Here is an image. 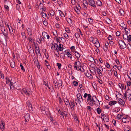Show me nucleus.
<instances>
[{"instance_id": "nucleus-62", "label": "nucleus", "mask_w": 131, "mask_h": 131, "mask_svg": "<svg viewBox=\"0 0 131 131\" xmlns=\"http://www.w3.org/2000/svg\"><path fill=\"white\" fill-rule=\"evenodd\" d=\"M75 10L77 14H79L80 13V12L79 9H76Z\"/></svg>"}, {"instance_id": "nucleus-47", "label": "nucleus", "mask_w": 131, "mask_h": 131, "mask_svg": "<svg viewBox=\"0 0 131 131\" xmlns=\"http://www.w3.org/2000/svg\"><path fill=\"white\" fill-rule=\"evenodd\" d=\"M130 128L129 127H128L125 128L124 129L125 131H130Z\"/></svg>"}, {"instance_id": "nucleus-18", "label": "nucleus", "mask_w": 131, "mask_h": 131, "mask_svg": "<svg viewBox=\"0 0 131 131\" xmlns=\"http://www.w3.org/2000/svg\"><path fill=\"white\" fill-rule=\"evenodd\" d=\"M75 55L78 60L80 58V54L77 51H76L75 52Z\"/></svg>"}, {"instance_id": "nucleus-17", "label": "nucleus", "mask_w": 131, "mask_h": 131, "mask_svg": "<svg viewBox=\"0 0 131 131\" xmlns=\"http://www.w3.org/2000/svg\"><path fill=\"white\" fill-rule=\"evenodd\" d=\"M117 103V102L116 101H112L109 102V104L110 106H112L113 105Z\"/></svg>"}, {"instance_id": "nucleus-8", "label": "nucleus", "mask_w": 131, "mask_h": 131, "mask_svg": "<svg viewBox=\"0 0 131 131\" xmlns=\"http://www.w3.org/2000/svg\"><path fill=\"white\" fill-rule=\"evenodd\" d=\"M108 46H109V45L108 42H107L105 43V46L103 47L104 50L105 52L107 50Z\"/></svg>"}, {"instance_id": "nucleus-30", "label": "nucleus", "mask_w": 131, "mask_h": 131, "mask_svg": "<svg viewBox=\"0 0 131 131\" xmlns=\"http://www.w3.org/2000/svg\"><path fill=\"white\" fill-rule=\"evenodd\" d=\"M27 32L30 36H31L32 35L31 31L30 28H28L27 29Z\"/></svg>"}, {"instance_id": "nucleus-28", "label": "nucleus", "mask_w": 131, "mask_h": 131, "mask_svg": "<svg viewBox=\"0 0 131 131\" xmlns=\"http://www.w3.org/2000/svg\"><path fill=\"white\" fill-rule=\"evenodd\" d=\"M127 117H125V118H124L123 117L122 118V122L125 123H126L127 122H128V121L127 120Z\"/></svg>"}, {"instance_id": "nucleus-11", "label": "nucleus", "mask_w": 131, "mask_h": 131, "mask_svg": "<svg viewBox=\"0 0 131 131\" xmlns=\"http://www.w3.org/2000/svg\"><path fill=\"white\" fill-rule=\"evenodd\" d=\"M118 102L119 104L122 105H124L125 104V102L121 98H119V100L118 101Z\"/></svg>"}, {"instance_id": "nucleus-32", "label": "nucleus", "mask_w": 131, "mask_h": 131, "mask_svg": "<svg viewBox=\"0 0 131 131\" xmlns=\"http://www.w3.org/2000/svg\"><path fill=\"white\" fill-rule=\"evenodd\" d=\"M128 36L127 34H124L123 35V39L126 40H127L128 39Z\"/></svg>"}, {"instance_id": "nucleus-55", "label": "nucleus", "mask_w": 131, "mask_h": 131, "mask_svg": "<svg viewBox=\"0 0 131 131\" xmlns=\"http://www.w3.org/2000/svg\"><path fill=\"white\" fill-rule=\"evenodd\" d=\"M63 35L64 37L66 39H68V38L69 36L68 35H67V34L66 33H64V34Z\"/></svg>"}, {"instance_id": "nucleus-19", "label": "nucleus", "mask_w": 131, "mask_h": 131, "mask_svg": "<svg viewBox=\"0 0 131 131\" xmlns=\"http://www.w3.org/2000/svg\"><path fill=\"white\" fill-rule=\"evenodd\" d=\"M121 27H122V28L125 31H126V29H127L126 25H125L124 23H122L120 25Z\"/></svg>"}, {"instance_id": "nucleus-45", "label": "nucleus", "mask_w": 131, "mask_h": 131, "mask_svg": "<svg viewBox=\"0 0 131 131\" xmlns=\"http://www.w3.org/2000/svg\"><path fill=\"white\" fill-rule=\"evenodd\" d=\"M60 13H59L60 15L62 17H64V15L62 12L60 10H59Z\"/></svg>"}, {"instance_id": "nucleus-12", "label": "nucleus", "mask_w": 131, "mask_h": 131, "mask_svg": "<svg viewBox=\"0 0 131 131\" xmlns=\"http://www.w3.org/2000/svg\"><path fill=\"white\" fill-rule=\"evenodd\" d=\"M30 115L28 113L25 116V118L26 122H28L30 118Z\"/></svg>"}, {"instance_id": "nucleus-59", "label": "nucleus", "mask_w": 131, "mask_h": 131, "mask_svg": "<svg viewBox=\"0 0 131 131\" xmlns=\"http://www.w3.org/2000/svg\"><path fill=\"white\" fill-rule=\"evenodd\" d=\"M43 24L45 25L46 26L48 25V22L46 20H44L43 21Z\"/></svg>"}, {"instance_id": "nucleus-31", "label": "nucleus", "mask_w": 131, "mask_h": 131, "mask_svg": "<svg viewBox=\"0 0 131 131\" xmlns=\"http://www.w3.org/2000/svg\"><path fill=\"white\" fill-rule=\"evenodd\" d=\"M103 120L105 122H107L108 121V118L106 116H105V117L103 118Z\"/></svg>"}, {"instance_id": "nucleus-41", "label": "nucleus", "mask_w": 131, "mask_h": 131, "mask_svg": "<svg viewBox=\"0 0 131 131\" xmlns=\"http://www.w3.org/2000/svg\"><path fill=\"white\" fill-rule=\"evenodd\" d=\"M21 35L23 39H25L26 37L25 33L24 32H21Z\"/></svg>"}, {"instance_id": "nucleus-63", "label": "nucleus", "mask_w": 131, "mask_h": 131, "mask_svg": "<svg viewBox=\"0 0 131 131\" xmlns=\"http://www.w3.org/2000/svg\"><path fill=\"white\" fill-rule=\"evenodd\" d=\"M65 30L68 33H69L70 31L69 29L68 28H65Z\"/></svg>"}, {"instance_id": "nucleus-36", "label": "nucleus", "mask_w": 131, "mask_h": 131, "mask_svg": "<svg viewBox=\"0 0 131 131\" xmlns=\"http://www.w3.org/2000/svg\"><path fill=\"white\" fill-rule=\"evenodd\" d=\"M59 49L60 51L63 50V47H61V44H60L58 46Z\"/></svg>"}, {"instance_id": "nucleus-35", "label": "nucleus", "mask_w": 131, "mask_h": 131, "mask_svg": "<svg viewBox=\"0 0 131 131\" xmlns=\"http://www.w3.org/2000/svg\"><path fill=\"white\" fill-rule=\"evenodd\" d=\"M92 97L91 95L90 94H88V98L87 100V101L88 102L90 100H91L92 99Z\"/></svg>"}, {"instance_id": "nucleus-29", "label": "nucleus", "mask_w": 131, "mask_h": 131, "mask_svg": "<svg viewBox=\"0 0 131 131\" xmlns=\"http://www.w3.org/2000/svg\"><path fill=\"white\" fill-rule=\"evenodd\" d=\"M118 86L119 88L122 89H125V88H124V84H123L119 83L118 84Z\"/></svg>"}, {"instance_id": "nucleus-20", "label": "nucleus", "mask_w": 131, "mask_h": 131, "mask_svg": "<svg viewBox=\"0 0 131 131\" xmlns=\"http://www.w3.org/2000/svg\"><path fill=\"white\" fill-rule=\"evenodd\" d=\"M92 65H93L94 66H93L92 67L91 66V70L90 69V71L91 72H92L91 71V70L93 71L94 70V71L95 72V73H96V69L95 68V64H92Z\"/></svg>"}, {"instance_id": "nucleus-61", "label": "nucleus", "mask_w": 131, "mask_h": 131, "mask_svg": "<svg viewBox=\"0 0 131 131\" xmlns=\"http://www.w3.org/2000/svg\"><path fill=\"white\" fill-rule=\"evenodd\" d=\"M61 55H60V57L61 58V57H62L63 59L65 57V54L63 53H61Z\"/></svg>"}, {"instance_id": "nucleus-9", "label": "nucleus", "mask_w": 131, "mask_h": 131, "mask_svg": "<svg viewBox=\"0 0 131 131\" xmlns=\"http://www.w3.org/2000/svg\"><path fill=\"white\" fill-rule=\"evenodd\" d=\"M94 102H95V101H94L93 97H92V99L89 101L88 103L90 105L93 106Z\"/></svg>"}, {"instance_id": "nucleus-39", "label": "nucleus", "mask_w": 131, "mask_h": 131, "mask_svg": "<svg viewBox=\"0 0 131 131\" xmlns=\"http://www.w3.org/2000/svg\"><path fill=\"white\" fill-rule=\"evenodd\" d=\"M75 103H76V105H77V103H79V104H80L82 102H80V101L79 100V99H76L75 100Z\"/></svg>"}, {"instance_id": "nucleus-40", "label": "nucleus", "mask_w": 131, "mask_h": 131, "mask_svg": "<svg viewBox=\"0 0 131 131\" xmlns=\"http://www.w3.org/2000/svg\"><path fill=\"white\" fill-rule=\"evenodd\" d=\"M59 38L61 39V42L64 43L66 42V39L62 37H60Z\"/></svg>"}, {"instance_id": "nucleus-51", "label": "nucleus", "mask_w": 131, "mask_h": 131, "mask_svg": "<svg viewBox=\"0 0 131 131\" xmlns=\"http://www.w3.org/2000/svg\"><path fill=\"white\" fill-rule=\"evenodd\" d=\"M64 115L65 117H66V116H68V115L67 114V113L66 111H64L62 113Z\"/></svg>"}, {"instance_id": "nucleus-14", "label": "nucleus", "mask_w": 131, "mask_h": 131, "mask_svg": "<svg viewBox=\"0 0 131 131\" xmlns=\"http://www.w3.org/2000/svg\"><path fill=\"white\" fill-rule=\"evenodd\" d=\"M10 67L12 68H13L15 67V63L13 60L10 61Z\"/></svg>"}, {"instance_id": "nucleus-46", "label": "nucleus", "mask_w": 131, "mask_h": 131, "mask_svg": "<svg viewBox=\"0 0 131 131\" xmlns=\"http://www.w3.org/2000/svg\"><path fill=\"white\" fill-rule=\"evenodd\" d=\"M42 34L43 36L44 37V38H46V36L47 34L46 33V32L44 31L42 32Z\"/></svg>"}, {"instance_id": "nucleus-56", "label": "nucleus", "mask_w": 131, "mask_h": 131, "mask_svg": "<svg viewBox=\"0 0 131 131\" xmlns=\"http://www.w3.org/2000/svg\"><path fill=\"white\" fill-rule=\"evenodd\" d=\"M67 22L69 23V24L70 23L72 24V21L71 19L70 18H68V20H67Z\"/></svg>"}, {"instance_id": "nucleus-4", "label": "nucleus", "mask_w": 131, "mask_h": 131, "mask_svg": "<svg viewBox=\"0 0 131 131\" xmlns=\"http://www.w3.org/2000/svg\"><path fill=\"white\" fill-rule=\"evenodd\" d=\"M89 5L93 6L94 7H96V6L95 5V3L93 0H89Z\"/></svg>"}, {"instance_id": "nucleus-57", "label": "nucleus", "mask_w": 131, "mask_h": 131, "mask_svg": "<svg viewBox=\"0 0 131 131\" xmlns=\"http://www.w3.org/2000/svg\"><path fill=\"white\" fill-rule=\"evenodd\" d=\"M50 14L51 15L53 16L54 14V12L53 10H52L50 11Z\"/></svg>"}, {"instance_id": "nucleus-16", "label": "nucleus", "mask_w": 131, "mask_h": 131, "mask_svg": "<svg viewBox=\"0 0 131 131\" xmlns=\"http://www.w3.org/2000/svg\"><path fill=\"white\" fill-rule=\"evenodd\" d=\"M41 5V7L40 8V9H42V12H43V11H45L46 10V7H43V5L41 3H40V5Z\"/></svg>"}, {"instance_id": "nucleus-50", "label": "nucleus", "mask_w": 131, "mask_h": 131, "mask_svg": "<svg viewBox=\"0 0 131 131\" xmlns=\"http://www.w3.org/2000/svg\"><path fill=\"white\" fill-rule=\"evenodd\" d=\"M73 85L75 86H78V83L77 81H74L73 82Z\"/></svg>"}, {"instance_id": "nucleus-53", "label": "nucleus", "mask_w": 131, "mask_h": 131, "mask_svg": "<svg viewBox=\"0 0 131 131\" xmlns=\"http://www.w3.org/2000/svg\"><path fill=\"white\" fill-rule=\"evenodd\" d=\"M119 13L121 15H123L124 14L123 10L122 9L120 10Z\"/></svg>"}, {"instance_id": "nucleus-43", "label": "nucleus", "mask_w": 131, "mask_h": 131, "mask_svg": "<svg viewBox=\"0 0 131 131\" xmlns=\"http://www.w3.org/2000/svg\"><path fill=\"white\" fill-rule=\"evenodd\" d=\"M127 47L128 50H131V44L129 43L127 45Z\"/></svg>"}, {"instance_id": "nucleus-10", "label": "nucleus", "mask_w": 131, "mask_h": 131, "mask_svg": "<svg viewBox=\"0 0 131 131\" xmlns=\"http://www.w3.org/2000/svg\"><path fill=\"white\" fill-rule=\"evenodd\" d=\"M78 62V64L77 66H74V67L75 69L76 68V69L77 70V68H79V67L81 68V64L79 61H77Z\"/></svg>"}, {"instance_id": "nucleus-64", "label": "nucleus", "mask_w": 131, "mask_h": 131, "mask_svg": "<svg viewBox=\"0 0 131 131\" xmlns=\"http://www.w3.org/2000/svg\"><path fill=\"white\" fill-rule=\"evenodd\" d=\"M115 61L117 64H120V62L118 59H116Z\"/></svg>"}, {"instance_id": "nucleus-54", "label": "nucleus", "mask_w": 131, "mask_h": 131, "mask_svg": "<svg viewBox=\"0 0 131 131\" xmlns=\"http://www.w3.org/2000/svg\"><path fill=\"white\" fill-rule=\"evenodd\" d=\"M75 36L77 38H79L80 37V35L78 33H75Z\"/></svg>"}, {"instance_id": "nucleus-49", "label": "nucleus", "mask_w": 131, "mask_h": 131, "mask_svg": "<svg viewBox=\"0 0 131 131\" xmlns=\"http://www.w3.org/2000/svg\"><path fill=\"white\" fill-rule=\"evenodd\" d=\"M57 65L58 67V68L59 69H61L62 66L61 63H57Z\"/></svg>"}, {"instance_id": "nucleus-2", "label": "nucleus", "mask_w": 131, "mask_h": 131, "mask_svg": "<svg viewBox=\"0 0 131 131\" xmlns=\"http://www.w3.org/2000/svg\"><path fill=\"white\" fill-rule=\"evenodd\" d=\"M1 30L2 32V34L3 35L5 34L8 35V32L7 29L4 26H2L1 27Z\"/></svg>"}, {"instance_id": "nucleus-26", "label": "nucleus", "mask_w": 131, "mask_h": 131, "mask_svg": "<svg viewBox=\"0 0 131 131\" xmlns=\"http://www.w3.org/2000/svg\"><path fill=\"white\" fill-rule=\"evenodd\" d=\"M71 104L70 105V107L71 108H74V107L75 106L74 101L73 100V101H70Z\"/></svg>"}, {"instance_id": "nucleus-60", "label": "nucleus", "mask_w": 131, "mask_h": 131, "mask_svg": "<svg viewBox=\"0 0 131 131\" xmlns=\"http://www.w3.org/2000/svg\"><path fill=\"white\" fill-rule=\"evenodd\" d=\"M106 64L105 65L106 67L108 68H110V66L108 62H106Z\"/></svg>"}, {"instance_id": "nucleus-42", "label": "nucleus", "mask_w": 131, "mask_h": 131, "mask_svg": "<svg viewBox=\"0 0 131 131\" xmlns=\"http://www.w3.org/2000/svg\"><path fill=\"white\" fill-rule=\"evenodd\" d=\"M96 111H97L98 114H100L101 113V110L99 108H98L96 109Z\"/></svg>"}, {"instance_id": "nucleus-48", "label": "nucleus", "mask_w": 131, "mask_h": 131, "mask_svg": "<svg viewBox=\"0 0 131 131\" xmlns=\"http://www.w3.org/2000/svg\"><path fill=\"white\" fill-rule=\"evenodd\" d=\"M128 39L127 40L128 42L131 41V35H129L128 37Z\"/></svg>"}, {"instance_id": "nucleus-27", "label": "nucleus", "mask_w": 131, "mask_h": 131, "mask_svg": "<svg viewBox=\"0 0 131 131\" xmlns=\"http://www.w3.org/2000/svg\"><path fill=\"white\" fill-rule=\"evenodd\" d=\"M53 83L55 86V88H58L59 86L58 85V84L57 81H55L54 80L53 81Z\"/></svg>"}, {"instance_id": "nucleus-5", "label": "nucleus", "mask_w": 131, "mask_h": 131, "mask_svg": "<svg viewBox=\"0 0 131 131\" xmlns=\"http://www.w3.org/2000/svg\"><path fill=\"white\" fill-rule=\"evenodd\" d=\"M27 105L28 106L29 110L30 111H32L33 108L32 107V104L29 101H27L26 103Z\"/></svg>"}, {"instance_id": "nucleus-38", "label": "nucleus", "mask_w": 131, "mask_h": 131, "mask_svg": "<svg viewBox=\"0 0 131 131\" xmlns=\"http://www.w3.org/2000/svg\"><path fill=\"white\" fill-rule=\"evenodd\" d=\"M6 83L7 84H8L9 83V82L11 83V82H10V79L6 77Z\"/></svg>"}, {"instance_id": "nucleus-34", "label": "nucleus", "mask_w": 131, "mask_h": 131, "mask_svg": "<svg viewBox=\"0 0 131 131\" xmlns=\"http://www.w3.org/2000/svg\"><path fill=\"white\" fill-rule=\"evenodd\" d=\"M88 60L91 62H93L94 61V59L93 57H92L90 56L88 58Z\"/></svg>"}, {"instance_id": "nucleus-7", "label": "nucleus", "mask_w": 131, "mask_h": 131, "mask_svg": "<svg viewBox=\"0 0 131 131\" xmlns=\"http://www.w3.org/2000/svg\"><path fill=\"white\" fill-rule=\"evenodd\" d=\"M95 44V46L97 48H99L100 46V44L97 39L96 38L95 42L94 43Z\"/></svg>"}, {"instance_id": "nucleus-23", "label": "nucleus", "mask_w": 131, "mask_h": 131, "mask_svg": "<svg viewBox=\"0 0 131 131\" xmlns=\"http://www.w3.org/2000/svg\"><path fill=\"white\" fill-rule=\"evenodd\" d=\"M95 98L97 100V101H95V102H94V104L98 106L99 105H100L99 101L96 96H95Z\"/></svg>"}, {"instance_id": "nucleus-25", "label": "nucleus", "mask_w": 131, "mask_h": 131, "mask_svg": "<svg viewBox=\"0 0 131 131\" xmlns=\"http://www.w3.org/2000/svg\"><path fill=\"white\" fill-rule=\"evenodd\" d=\"M85 75L88 78L90 77V78L91 79L92 78H93L92 76L88 72H87L86 73H85Z\"/></svg>"}, {"instance_id": "nucleus-21", "label": "nucleus", "mask_w": 131, "mask_h": 131, "mask_svg": "<svg viewBox=\"0 0 131 131\" xmlns=\"http://www.w3.org/2000/svg\"><path fill=\"white\" fill-rule=\"evenodd\" d=\"M66 55H67L68 57L70 58L71 59H72V53L71 52H70L68 51L67 52Z\"/></svg>"}, {"instance_id": "nucleus-44", "label": "nucleus", "mask_w": 131, "mask_h": 131, "mask_svg": "<svg viewBox=\"0 0 131 131\" xmlns=\"http://www.w3.org/2000/svg\"><path fill=\"white\" fill-rule=\"evenodd\" d=\"M71 51L72 52H75V47L74 46H72L70 48Z\"/></svg>"}, {"instance_id": "nucleus-6", "label": "nucleus", "mask_w": 131, "mask_h": 131, "mask_svg": "<svg viewBox=\"0 0 131 131\" xmlns=\"http://www.w3.org/2000/svg\"><path fill=\"white\" fill-rule=\"evenodd\" d=\"M77 99H79V100L80 102L83 101L82 97L81 94L80 93H79L77 95Z\"/></svg>"}, {"instance_id": "nucleus-37", "label": "nucleus", "mask_w": 131, "mask_h": 131, "mask_svg": "<svg viewBox=\"0 0 131 131\" xmlns=\"http://www.w3.org/2000/svg\"><path fill=\"white\" fill-rule=\"evenodd\" d=\"M64 101L66 105H70V104L69 103V101L68 99H66V101L64 100Z\"/></svg>"}, {"instance_id": "nucleus-3", "label": "nucleus", "mask_w": 131, "mask_h": 131, "mask_svg": "<svg viewBox=\"0 0 131 131\" xmlns=\"http://www.w3.org/2000/svg\"><path fill=\"white\" fill-rule=\"evenodd\" d=\"M22 91L26 95L27 94L28 96L31 94V93L30 92L29 90L27 88L23 89Z\"/></svg>"}, {"instance_id": "nucleus-22", "label": "nucleus", "mask_w": 131, "mask_h": 131, "mask_svg": "<svg viewBox=\"0 0 131 131\" xmlns=\"http://www.w3.org/2000/svg\"><path fill=\"white\" fill-rule=\"evenodd\" d=\"M123 116L121 115L120 114H118L117 116V117L116 118L118 120L122 119V118L123 117Z\"/></svg>"}, {"instance_id": "nucleus-33", "label": "nucleus", "mask_w": 131, "mask_h": 131, "mask_svg": "<svg viewBox=\"0 0 131 131\" xmlns=\"http://www.w3.org/2000/svg\"><path fill=\"white\" fill-rule=\"evenodd\" d=\"M126 92L128 94V95H129V96H131V90H130V89H129L128 88L126 91Z\"/></svg>"}, {"instance_id": "nucleus-13", "label": "nucleus", "mask_w": 131, "mask_h": 131, "mask_svg": "<svg viewBox=\"0 0 131 131\" xmlns=\"http://www.w3.org/2000/svg\"><path fill=\"white\" fill-rule=\"evenodd\" d=\"M2 123L0 125V127L1 129L2 130H3L4 129V126L5 125V123L4 122L2 121H1Z\"/></svg>"}, {"instance_id": "nucleus-58", "label": "nucleus", "mask_w": 131, "mask_h": 131, "mask_svg": "<svg viewBox=\"0 0 131 131\" xmlns=\"http://www.w3.org/2000/svg\"><path fill=\"white\" fill-rule=\"evenodd\" d=\"M43 17V18H45L46 17V14L44 12H42Z\"/></svg>"}, {"instance_id": "nucleus-1", "label": "nucleus", "mask_w": 131, "mask_h": 131, "mask_svg": "<svg viewBox=\"0 0 131 131\" xmlns=\"http://www.w3.org/2000/svg\"><path fill=\"white\" fill-rule=\"evenodd\" d=\"M118 44L120 46L119 48L121 49H124L126 47V45L125 42L121 40L118 41Z\"/></svg>"}, {"instance_id": "nucleus-24", "label": "nucleus", "mask_w": 131, "mask_h": 131, "mask_svg": "<svg viewBox=\"0 0 131 131\" xmlns=\"http://www.w3.org/2000/svg\"><path fill=\"white\" fill-rule=\"evenodd\" d=\"M96 4L98 6H100L102 5V2L100 0H97L96 3Z\"/></svg>"}, {"instance_id": "nucleus-15", "label": "nucleus", "mask_w": 131, "mask_h": 131, "mask_svg": "<svg viewBox=\"0 0 131 131\" xmlns=\"http://www.w3.org/2000/svg\"><path fill=\"white\" fill-rule=\"evenodd\" d=\"M96 70L97 73L101 72L103 71V68L101 66L99 67V68H96Z\"/></svg>"}, {"instance_id": "nucleus-52", "label": "nucleus", "mask_w": 131, "mask_h": 131, "mask_svg": "<svg viewBox=\"0 0 131 131\" xmlns=\"http://www.w3.org/2000/svg\"><path fill=\"white\" fill-rule=\"evenodd\" d=\"M20 66L21 67V69L23 72H24L25 71V70L24 69L23 66L22 65V64L20 63Z\"/></svg>"}]
</instances>
